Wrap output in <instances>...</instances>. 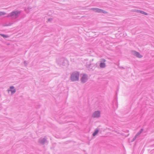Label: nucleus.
<instances>
[{"label":"nucleus","instance_id":"f257e3e1","mask_svg":"<svg viewBox=\"0 0 154 154\" xmlns=\"http://www.w3.org/2000/svg\"><path fill=\"white\" fill-rule=\"evenodd\" d=\"M79 73L77 72L73 73L71 76V79L73 81H76L79 80Z\"/></svg>","mask_w":154,"mask_h":154},{"label":"nucleus","instance_id":"f03ea898","mask_svg":"<svg viewBox=\"0 0 154 154\" xmlns=\"http://www.w3.org/2000/svg\"><path fill=\"white\" fill-rule=\"evenodd\" d=\"M88 79V77L87 75L85 74H83L82 75L81 80L82 82L84 83L87 81Z\"/></svg>","mask_w":154,"mask_h":154},{"label":"nucleus","instance_id":"7ed1b4c3","mask_svg":"<svg viewBox=\"0 0 154 154\" xmlns=\"http://www.w3.org/2000/svg\"><path fill=\"white\" fill-rule=\"evenodd\" d=\"M100 116V112L99 111L95 112L93 115V117L94 118L98 117Z\"/></svg>","mask_w":154,"mask_h":154},{"label":"nucleus","instance_id":"20e7f679","mask_svg":"<svg viewBox=\"0 0 154 154\" xmlns=\"http://www.w3.org/2000/svg\"><path fill=\"white\" fill-rule=\"evenodd\" d=\"M15 91L14 88V87H10V89L8 90V93L11 92V94L14 93Z\"/></svg>","mask_w":154,"mask_h":154},{"label":"nucleus","instance_id":"39448f33","mask_svg":"<svg viewBox=\"0 0 154 154\" xmlns=\"http://www.w3.org/2000/svg\"><path fill=\"white\" fill-rule=\"evenodd\" d=\"M134 55L137 57L139 58H141L142 57V56L140 55L139 53L137 52H135Z\"/></svg>","mask_w":154,"mask_h":154},{"label":"nucleus","instance_id":"423d86ee","mask_svg":"<svg viewBox=\"0 0 154 154\" xmlns=\"http://www.w3.org/2000/svg\"><path fill=\"white\" fill-rule=\"evenodd\" d=\"M95 11L97 12H103V13H105V11H103V10L96 8L95 9Z\"/></svg>","mask_w":154,"mask_h":154},{"label":"nucleus","instance_id":"0eeeda50","mask_svg":"<svg viewBox=\"0 0 154 154\" xmlns=\"http://www.w3.org/2000/svg\"><path fill=\"white\" fill-rule=\"evenodd\" d=\"M98 132H99V131L97 129H96L95 130L94 132L93 133V135L94 136H95L96 134H97Z\"/></svg>","mask_w":154,"mask_h":154},{"label":"nucleus","instance_id":"6e6552de","mask_svg":"<svg viewBox=\"0 0 154 154\" xmlns=\"http://www.w3.org/2000/svg\"><path fill=\"white\" fill-rule=\"evenodd\" d=\"M105 66V64L104 63H101L100 64V66L101 67L103 68Z\"/></svg>","mask_w":154,"mask_h":154},{"label":"nucleus","instance_id":"1a4fd4ad","mask_svg":"<svg viewBox=\"0 0 154 154\" xmlns=\"http://www.w3.org/2000/svg\"><path fill=\"white\" fill-rule=\"evenodd\" d=\"M18 14V12H14L12 13V15H16Z\"/></svg>","mask_w":154,"mask_h":154},{"label":"nucleus","instance_id":"9d476101","mask_svg":"<svg viewBox=\"0 0 154 154\" xmlns=\"http://www.w3.org/2000/svg\"><path fill=\"white\" fill-rule=\"evenodd\" d=\"M5 13L4 12H0V16L5 15Z\"/></svg>","mask_w":154,"mask_h":154},{"label":"nucleus","instance_id":"9b49d317","mask_svg":"<svg viewBox=\"0 0 154 154\" xmlns=\"http://www.w3.org/2000/svg\"><path fill=\"white\" fill-rule=\"evenodd\" d=\"M2 36L4 37H5V38H7V37H8V36H7V35H3V34H2L1 35Z\"/></svg>","mask_w":154,"mask_h":154},{"label":"nucleus","instance_id":"f8f14e48","mask_svg":"<svg viewBox=\"0 0 154 154\" xmlns=\"http://www.w3.org/2000/svg\"><path fill=\"white\" fill-rule=\"evenodd\" d=\"M142 13L143 14H146V15H147V14H146V13H145V12H142Z\"/></svg>","mask_w":154,"mask_h":154},{"label":"nucleus","instance_id":"ddd939ff","mask_svg":"<svg viewBox=\"0 0 154 154\" xmlns=\"http://www.w3.org/2000/svg\"><path fill=\"white\" fill-rule=\"evenodd\" d=\"M103 61H104V62H105V60L103 59Z\"/></svg>","mask_w":154,"mask_h":154}]
</instances>
